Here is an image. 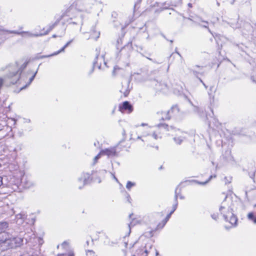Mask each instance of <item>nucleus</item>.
I'll return each instance as SVG.
<instances>
[{"instance_id":"obj_20","label":"nucleus","mask_w":256,"mask_h":256,"mask_svg":"<svg viewBox=\"0 0 256 256\" xmlns=\"http://www.w3.org/2000/svg\"><path fill=\"white\" fill-rule=\"evenodd\" d=\"M96 58H97V61H96V63L94 64V66H98V68H99L100 69V68H102V65H101V64H100V66H98V60H103V62H104V65H105V66H106V62H105V60H104V58H103V56H102L101 57H100V58H99L98 56H97V57H96Z\"/></svg>"},{"instance_id":"obj_21","label":"nucleus","mask_w":256,"mask_h":256,"mask_svg":"<svg viewBox=\"0 0 256 256\" xmlns=\"http://www.w3.org/2000/svg\"><path fill=\"white\" fill-rule=\"evenodd\" d=\"M136 183L134 182H132L130 181H128L126 183V188L130 190L131 188L134 186H136Z\"/></svg>"},{"instance_id":"obj_10","label":"nucleus","mask_w":256,"mask_h":256,"mask_svg":"<svg viewBox=\"0 0 256 256\" xmlns=\"http://www.w3.org/2000/svg\"><path fill=\"white\" fill-rule=\"evenodd\" d=\"M179 108L177 106H174L170 110L162 112V118L164 120H169L172 116H176L178 114Z\"/></svg>"},{"instance_id":"obj_1","label":"nucleus","mask_w":256,"mask_h":256,"mask_svg":"<svg viewBox=\"0 0 256 256\" xmlns=\"http://www.w3.org/2000/svg\"><path fill=\"white\" fill-rule=\"evenodd\" d=\"M142 128L138 129L141 133L140 135L135 136L131 134L130 138L134 140H141L142 142L148 145L152 146L156 142L162 138V130H172L175 132L173 140L175 144L180 145L186 139V134L180 130H176L173 127H169L168 125L160 124L154 126H148L146 124L142 123Z\"/></svg>"},{"instance_id":"obj_7","label":"nucleus","mask_w":256,"mask_h":256,"mask_svg":"<svg viewBox=\"0 0 256 256\" xmlns=\"http://www.w3.org/2000/svg\"><path fill=\"white\" fill-rule=\"evenodd\" d=\"M54 26V25H52L49 26V28L48 29L47 31L44 33L40 34H32L30 32H18L16 30L14 31H8V30H0V34H6L7 33H12L15 34H17L20 35L22 36L24 38H30L34 36H42L44 34H46L49 32H50Z\"/></svg>"},{"instance_id":"obj_6","label":"nucleus","mask_w":256,"mask_h":256,"mask_svg":"<svg viewBox=\"0 0 256 256\" xmlns=\"http://www.w3.org/2000/svg\"><path fill=\"white\" fill-rule=\"evenodd\" d=\"M81 3L80 2H74L64 13L62 16H68L72 19L79 15L80 16V12L84 10L80 8Z\"/></svg>"},{"instance_id":"obj_30","label":"nucleus","mask_w":256,"mask_h":256,"mask_svg":"<svg viewBox=\"0 0 256 256\" xmlns=\"http://www.w3.org/2000/svg\"><path fill=\"white\" fill-rule=\"evenodd\" d=\"M4 208H0V216H1L2 215L4 214Z\"/></svg>"},{"instance_id":"obj_23","label":"nucleus","mask_w":256,"mask_h":256,"mask_svg":"<svg viewBox=\"0 0 256 256\" xmlns=\"http://www.w3.org/2000/svg\"><path fill=\"white\" fill-rule=\"evenodd\" d=\"M86 256H96L94 252L88 250L86 252Z\"/></svg>"},{"instance_id":"obj_31","label":"nucleus","mask_w":256,"mask_h":256,"mask_svg":"<svg viewBox=\"0 0 256 256\" xmlns=\"http://www.w3.org/2000/svg\"><path fill=\"white\" fill-rule=\"evenodd\" d=\"M202 22H204V24H203V25H202V26L204 27V28H208V22H205V21H202Z\"/></svg>"},{"instance_id":"obj_3","label":"nucleus","mask_w":256,"mask_h":256,"mask_svg":"<svg viewBox=\"0 0 256 256\" xmlns=\"http://www.w3.org/2000/svg\"><path fill=\"white\" fill-rule=\"evenodd\" d=\"M24 172L21 170H16L12 175L6 178L8 182L6 186L10 189V192H20V188L22 182V178Z\"/></svg>"},{"instance_id":"obj_28","label":"nucleus","mask_w":256,"mask_h":256,"mask_svg":"<svg viewBox=\"0 0 256 256\" xmlns=\"http://www.w3.org/2000/svg\"><path fill=\"white\" fill-rule=\"evenodd\" d=\"M172 214H170V212L166 216V220L164 221V224H163V226H164V224H166V222L168 220V219L170 218V216Z\"/></svg>"},{"instance_id":"obj_19","label":"nucleus","mask_w":256,"mask_h":256,"mask_svg":"<svg viewBox=\"0 0 256 256\" xmlns=\"http://www.w3.org/2000/svg\"><path fill=\"white\" fill-rule=\"evenodd\" d=\"M148 254V250L146 248L144 252H142V254H140V252H139V250H136L135 254H134L132 256H147Z\"/></svg>"},{"instance_id":"obj_22","label":"nucleus","mask_w":256,"mask_h":256,"mask_svg":"<svg viewBox=\"0 0 256 256\" xmlns=\"http://www.w3.org/2000/svg\"><path fill=\"white\" fill-rule=\"evenodd\" d=\"M37 72H38V70H36V72L33 74V75H32V76L30 78V79H29V81H28V84L26 85V86H28V85H30V83H31V82H32V81L34 80V77H35V76H36V73H37Z\"/></svg>"},{"instance_id":"obj_41","label":"nucleus","mask_w":256,"mask_h":256,"mask_svg":"<svg viewBox=\"0 0 256 256\" xmlns=\"http://www.w3.org/2000/svg\"><path fill=\"white\" fill-rule=\"evenodd\" d=\"M54 38H56V36L55 34L53 35L52 36Z\"/></svg>"},{"instance_id":"obj_35","label":"nucleus","mask_w":256,"mask_h":256,"mask_svg":"<svg viewBox=\"0 0 256 256\" xmlns=\"http://www.w3.org/2000/svg\"><path fill=\"white\" fill-rule=\"evenodd\" d=\"M99 35H100V32H98L96 36V39L99 37Z\"/></svg>"},{"instance_id":"obj_42","label":"nucleus","mask_w":256,"mask_h":256,"mask_svg":"<svg viewBox=\"0 0 256 256\" xmlns=\"http://www.w3.org/2000/svg\"><path fill=\"white\" fill-rule=\"evenodd\" d=\"M210 97H212V98H214V96H210Z\"/></svg>"},{"instance_id":"obj_25","label":"nucleus","mask_w":256,"mask_h":256,"mask_svg":"<svg viewBox=\"0 0 256 256\" xmlns=\"http://www.w3.org/2000/svg\"><path fill=\"white\" fill-rule=\"evenodd\" d=\"M34 239L36 240H38L40 245L42 244L43 243L42 240L40 238H34Z\"/></svg>"},{"instance_id":"obj_9","label":"nucleus","mask_w":256,"mask_h":256,"mask_svg":"<svg viewBox=\"0 0 256 256\" xmlns=\"http://www.w3.org/2000/svg\"><path fill=\"white\" fill-rule=\"evenodd\" d=\"M106 155L108 157H113L116 155V152L115 147L106 148L100 151V152L95 156L94 158V163L100 158L101 156Z\"/></svg>"},{"instance_id":"obj_11","label":"nucleus","mask_w":256,"mask_h":256,"mask_svg":"<svg viewBox=\"0 0 256 256\" xmlns=\"http://www.w3.org/2000/svg\"><path fill=\"white\" fill-rule=\"evenodd\" d=\"M90 178V174L88 173H83L78 180V186L81 189L82 186L88 184Z\"/></svg>"},{"instance_id":"obj_8","label":"nucleus","mask_w":256,"mask_h":256,"mask_svg":"<svg viewBox=\"0 0 256 256\" xmlns=\"http://www.w3.org/2000/svg\"><path fill=\"white\" fill-rule=\"evenodd\" d=\"M153 218L154 216L152 214L146 215L142 218H133L128 224L129 228H130L137 224H150L154 222Z\"/></svg>"},{"instance_id":"obj_29","label":"nucleus","mask_w":256,"mask_h":256,"mask_svg":"<svg viewBox=\"0 0 256 256\" xmlns=\"http://www.w3.org/2000/svg\"><path fill=\"white\" fill-rule=\"evenodd\" d=\"M58 256H74V254L73 252H70L68 255L66 254H58Z\"/></svg>"},{"instance_id":"obj_39","label":"nucleus","mask_w":256,"mask_h":256,"mask_svg":"<svg viewBox=\"0 0 256 256\" xmlns=\"http://www.w3.org/2000/svg\"><path fill=\"white\" fill-rule=\"evenodd\" d=\"M175 198L176 200L178 198V196L176 194L175 195Z\"/></svg>"},{"instance_id":"obj_40","label":"nucleus","mask_w":256,"mask_h":256,"mask_svg":"<svg viewBox=\"0 0 256 256\" xmlns=\"http://www.w3.org/2000/svg\"><path fill=\"white\" fill-rule=\"evenodd\" d=\"M24 238L26 240V242H28V241L27 240V238Z\"/></svg>"},{"instance_id":"obj_14","label":"nucleus","mask_w":256,"mask_h":256,"mask_svg":"<svg viewBox=\"0 0 256 256\" xmlns=\"http://www.w3.org/2000/svg\"><path fill=\"white\" fill-rule=\"evenodd\" d=\"M119 110L122 112L126 111L128 113H130L132 111L133 108L132 105L128 102H124L119 106Z\"/></svg>"},{"instance_id":"obj_18","label":"nucleus","mask_w":256,"mask_h":256,"mask_svg":"<svg viewBox=\"0 0 256 256\" xmlns=\"http://www.w3.org/2000/svg\"><path fill=\"white\" fill-rule=\"evenodd\" d=\"M248 220L252 222L254 224H256V215L253 212H250L248 214Z\"/></svg>"},{"instance_id":"obj_33","label":"nucleus","mask_w":256,"mask_h":256,"mask_svg":"<svg viewBox=\"0 0 256 256\" xmlns=\"http://www.w3.org/2000/svg\"><path fill=\"white\" fill-rule=\"evenodd\" d=\"M3 178L1 176H0V186L3 184L2 182Z\"/></svg>"},{"instance_id":"obj_36","label":"nucleus","mask_w":256,"mask_h":256,"mask_svg":"<svg viewBox=\"0 0 256 256\" xmlns=\"http://www.w3.org/2000/svg\"><path fill=\"white\" fill-rule=\"evenodd\" d=\"M127 198H128V200L129 201V202H130V195H128H128Z\"/></svg>"},{"instance_id":"obj_32","label":"nucleus","mask_w":256,"mask_h":256,"mask_svg":"<svg viewBox=\"0 0 256 256\" xmlns=\"http://www.w3.org/2000/svg\"><path fill=\"white\" fill-rule=\"evenodd\" d=\"M212 217L213 219L216 220L218 218V216L216 214H214L212 215Z\"/></svg>"},{"instance_id":"obj_44","label":"nucleus","mask_w":256,"mask_h":256,"mask_svg":"<svg viewBox=\"0 0 256 256\" xmlns=\"http://www.w3.org/2000/svg\"><path fill=\"white\" fill-rule=\"evenodd\" d=\"M1 130V128H0V130Z\"/></svg>"},{"instance_id":"obj_15","label":"nucleus","mask_w":256,"mask_h":256,"mask_svg":"<svg viewBox=\"0 0 256 256\" xmlns=\"http://www.w3.org/2000/svg\"><path fill=\"white\" fill-rule=\"evenodd\" d=\"M73 41V40H70V41H68L60 50H58V52H54L52 54H50V55H48V56H42L40 58H47V57H49V56H56L59 53H60V52H64V49L67 47Z\"/></svg>"},{"instance_id":"obj_24","label":"nucleus","mask_w":256,"mask_h":256,"mask_svg":"<svg viewBox=\"0 0 256 256\" xmlns=\"http://www.w3.org/2000/svg\"><path fill=\"white\" fill-rule=\"evenodd\" d=\"M68 246V243L66 242H64L61 244L60 246L62 247L63 248H66Z\"/></svg>"},{"instance_id":"obj_12","label":"nucleus","mask_w":256,"mask_h":256,"mask_svg":"<svg viewBox=\"0 0 256 256\" xmlns=\"http://www.w3.org/2000/svg\"><path fill=\"white\" fill-rule=\"evenodd\" d=\"M21 184H22L24 188H30L34 185V183L32 180L30 178L24 176V174L22 178Z\"/></svg>"},{"instance_id":"obj_17","label":"nucleus","mask_w":256,"mask_h":256,"mask_svg":"<svg viewBox=\"0 0 256 256\" xmlns=\"http://www.w3.org/2000/svg\"><path fill=\"white\" fill-rule=\"evenodd\" d=\"M25 218V215L22 214H18L16 216V222L18 224H22Z\"/></svg>"},{"instance_id":"obj_16","label":"nucleus","mask_w":256,"mask_h":256,"mask_svg":"<svg viewBox=\"0 0 256 256\" xmlns=\"http://www.w3.org/2000/svg\"><path fill=\"white\" fill-rule=\"evenodd\" d=\"M8 227V224L6 222H0V234H2V238H4V234H5L4 232L6 230Z\"/></svg>"},{"instance_id":"obj_5","label":"nucleus","mask_w":256,"mask_h":256,"mask_svg":"<svg viewBox=\"0 0 256 256\" xmlns=\"http://www.w3.org/2000/svg\"><path fill=\"white\" fill-rule=\"evenodd\" d=\"M4 238L0 239L2 246L7 248H13L20 246L24 242V240L20 237H12L8 234H4Z\"/></svg>"},{"instance_id":"obj_13","label":"nucleus","mask_w":256,"mask_h":256,"mask_svg":"<svg viewBox=\"0 0 256 256\" xmlns=\"http://www.w3.org/2000/svg\"><path fill=\"white\" fill-rule=\"evenodd\" d=\"M146 248L148 250V253L150 252L151 251H154V252H156V256H158V252L155 248H152V244H151L150 242H147L146 244H145L144 246H142V247L136 250H139L140 254H142V252H144Z\"/></svg>"},{"instance_id":"obj_4","label":"nucleus","mask_w":256,"mask_h":256,"mask_svg":"<svg viewBox=\"0 0 256 256\" xmlns=\"http://www.w3.org/2000/svg\"><path fill=\"white\" fill-rule=\"evenodd\" d=\"M220 211L221 214H222L224 220L230 224V226L228 227L236 226L238 220L237 218L232 212V210L226 200L222 202L220 208Z\"/></svg>"},{"instance_id":"obj_37","label":"nucleus","mask_w":256,"mask_h":256,"mask_svg":"<svg viewBox=\"0 0 256 256\" xmlns=\"http://www.w3.org/2000/svg\"><path fill=\"white\" fill-rule=\"evenodd\" d=\"M112 174V176L113 178H114V179H115V178H116V177L115 176H114V174Z\"/></svg>"},{"instance_id":"obj_2","label":"nucleus","mask_w":256,"mask_h":256,"mask_svg":"<svg viewBox=\"0 0 256 256\" xmlns=\"http://www.w3.org/2000/svg\"><path fill=\"white\" fill-rule=\"evenodd\" d=\"M26 66V63H24L20 68L17 63L10 65L8 68V73L4 78H0V89L5 84H14L19 80L22 70Z\"/></svg>"},{"instance_id":"obj_38","label":"nucleus","mask_w":256,"mask_h":256,"mask_svg":"<svg viewBox=\"0 0 256 256\" xmlns=\"http://www.w3.org/2000/svg\"><path fill=\"white\" fill-rule=\"evenodd\" d=\"M114 180H116V182H119L116 178Z\"/></svg>"},{"instance_id":"obj_26","label":"nucleus","mask_w":256,"mask_h":256,"mask_svg":"<svg viewBox=\"0 0 256 256\" xmlns=\"http://www.w3.org/2000/svg\"><path fill=\"white\" fill-rule=\"evenodd\" d=\"M216 175H214V176H211L210 178H208V180H206V182H198V184H206L207 182H208L212 178H216Z\"/></svg>"},{"instance_id":"obj_43","label":"nucleus","mask_w":256,"mask_h":256,"mask_svg":"<svg viewBox=\"0 0 256 256\" xmlns=\"http://www.w3.org/2000/svg\"><path fill=\"white\" fill-rule=\"evenodd\" d=\"M156 148L157 150L158 149V146H156Z\"/></svg>"},{"instance_id":"obj_27","label":"nucleus","mask_w":256,"mask_h":256,"mask_svg":"<svg viewBox=\"0 0 256 256\" xmlns=\"http://www.w3.org/2000/svg\"><path fill=\"white\" fill-rule=\"evenodd\" d=\"M178 206V203L176 202L172 207V210L170 212V214H172L176 209Z\"/></svg>"},{"instance_id":"obj_34","label":"nucleus","mask_w":256,"mask_h":256,"mask_svg":"<svg viewBox=\"0 0 256 256\" xmlns=\"http://www.w3.org/2000/svg\"><path fill=\"white\" fill-rule=\"evenodd\" d=\"M24 122H30V119H24Z\"/></svg>"}]
</instances>
